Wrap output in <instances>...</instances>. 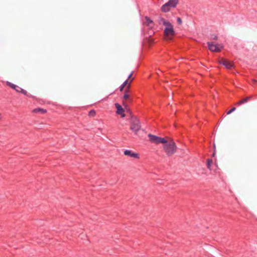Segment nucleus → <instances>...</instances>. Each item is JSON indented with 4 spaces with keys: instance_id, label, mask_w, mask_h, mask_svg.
Here are the masks:
<instances>
[{
    "instance_id": "nucleus-4",
    "label": "nucleus",
    "mask_w": 257,
    "mask_h": 257,
    "mask_svg": "<svg viewBox=\"0 0 257 257\" xmlns=\"http://www.w3.org/2000/svg\"><path fill=\"white\" fill-rule=\"evenodd\" d=\"M165 29L164 30V35L166 37L169 36H174L176 35L175 31L174 29L173 25L169 22L166 25L164 26Z\"/></svg>"
},
{
    "instance_id": "nucleus-30",
    "label": "nucleus",
    "mask_w": 257,
    "mask_h": 257,
    "mask_svg": "<svg viewBox=\"0 0 257 257\" xmlns=\"http://www.w3.org/2000/svg\"><path fill=\"white\" fill-rule=\"evenodd\" d=\"M1 116V114L0 113V117Z\"/></svg>"
},
{
    "instance_id": "nucleus-13",
    "label": "nucleus",
    "mask_w": 257,
    "mask_h": 257,
    "mask_svg": "<svg viewBox=\"0 0 257 257\" xmlns=\"http://www.w3.org/2000/svg\"><path fill=\"white\" fill-rule=\"evenodd\" d=\"M7 85L17 92H18L21 89V87L9 81H7Z\"/></svg>"
},
{
    "instance_id": "nucleus-27",
    "label": "nucleus",
    "mask_w": 257,
    "mask_h": 257,
    "mask_svg": "<svg viewBox=\"0 0 257 257\" xmlns=\"http://www.w3.org/2000/svg\"><path fill=\"white\" fill-rule=\"evenodd\" d=\"M133 73H134V71H132V72L130 74V75H128V78H127V79H128V80L129 79H130V78L132 77V75H133Z\"/></svg>"
},
{
    "instance_id": "nucleus-21",
    "label": "nucleus",
    "mask_w": 257,
    "mask_h": 257,
    "mask_svg": "<svg viewBox=\"0 0 257 257\" xmlns=\"http://www.w3.org/2000/svg\"><path fill=\"white\" fill-rule=\"evenodd\" d=\"M130 97V95L129 94H123L122 99L124 100H127L129 99Z\"/></svg>"
},
{
    "instance_id": "nucleus-16",
    "label": "nucleus",
    "mask_w": 257,
    "mask_h": 257,
    "mask_svg": "<svg viewBox=\"0 0 257 257\" xmlns=\"http://www.w3.org/2000/svg\"><path fill=\"white\" fill-rule=\"evenodd\" d=\"M172 8H175L179 3V0H169L167 2Z\"/></svg>"
},
{
    "instance_id": "nucleus-8",
    "label": "nucleus",
    "mask_w": 257,
    "mask_h": 257,
    "mask_svg": "<svg viewBox=\"0 0 257 257\" xmlns=\"http://www.w3.org/2000/svg\"><path fill=\"white\" fill-rule=\"evenodd\" d=\"M145 19L146 22L143 23V25L148 27L149 29H152L155 26L153 21L148 16H145Z\"/></svg>"
},
{
    "instance_id": "nucleus-17",
    "label": "nucleus",
    "mask_w": 257,
    "mask_h": 257,
    "mask_svg": "<svg viewBox=\"0 0 257 257\" xmlns=\"http://www.w3.org/2000/svg\"><path fill=\"white\" fill-rule=\"evenodd\" d=\"M158 22L159 25L162 24L164 26L166 25V23L167 24L169 21H167L165 18L160 17L158 18Z\"/></svg>"
},
{
    "instance_id": "nucleus-11",
    "label": "nucleus",
    "mask_w": 257,
    "mask_h": 257,
    "mask_svg": "<svg viewBox=\"0 0 257 257\" xmlns=\"http://www.w3.org/2000/svg\"><path fill=\"white\" fill-rule=\"evenodd\" d=\"M172 7L167 3L164 4L161 8V10L163 13H167L170 11Z\"/></svg>"
},
{
    "instance_id": "nucleus-22",
    "label": "nucleus",
    "mask_w": 257,
    "mask_h": 257,
    "mask_svg": "<svg viewBox=\"0 0 257 257\" xmlns=\"http://www.w3.org/2000/svg\"><path fill=\"white\" fill-rule=\"evenodd\" d=\"M177 23L178 25H181L182 24V20L181 18L177 17Z\"/></svg>"
},
{
    "instance_id": "nucleus-26",
    "label": "nucleus",
    "mask_w": 257,
    "mask_h": 257,
    "mask_svg": "<svg viewBox=\"0 0 257 257\" xmlns=\"http://www.w3.org/2000/svg\"><path fill=\"white\" fill-rule=\"evenodd\" d=\"M214 151H213V153L211 155V157H214L215 156V145H214Z\"/></svg>"
},
{
    "instance_id": "nucleus-6",
    "label": "nucleus",
    "mask_w": 257,
    "mask_h": 257,
    "mask_svg": "<svg viewBox=\"0 0 257 257\" xmlns=\"http://www.w3.org/2000/svg\"><path fill=\"white\" fill-rule=\"evenodd\" d=\"M218 63L220 65H223L225 68L228 70L234 68L235 67L233 63H231L228 60H225L222 58L218 61Z\"/></svg>"
},
{
    "instance_id": "nucleus-9",
    "label": "nucleus",
    "mask_w": 257,
    "mask_h": 257,
    "mask_svg": "<svg viewBox=\"0 0 257 257\" xmlns=\"http://www.w3.org/2000/svg\"><path fill=\"white\" fill-rule=\"evenodd\" d=\"M122 105L124 106L126 112H128L130 114V119H133L134 117H137V116L134 115L130 108H127L128 105L126 102L122 101Z\"/></svg>"
},
{
    "instance_id": "nucleus-24",
    "label": "nucleus",
    "mask_w": 257,
    "mask_h": 257,
    "mask_svg": "<svg viewBox=\"0 0 257 257\" xmlns=\"http://www.w3.org/2000/svg\"><path fill=\"white\" fill-rule=\"evenodd\" d=\"M236 109L235 107H232L229 110H228L227 112V114H230L231 113L233 112Z\"/></svg>"
},
{
    "instance_id": "nucleus-12",
    "label": "nucleus",
    "mask_w": 257,
    "mask_h": 257,
    "mask_svg": "<svg viewBox=\"0 0 257 257\" xmlns=\"http://www.w3.org/2000/svg\"><path fill=\"white\" fill-rule=\"evenodd\" d=\"M125 111V108L124 109L122 107H121V108H120L116 110V113L117 115H120L121 118H124L126 116L124 113Z\"/></svg>"
},
{
    "instance_id": "nucleus-14",
    "label": "nucleus",
    "mask_w": 257,
    "mask_h": 257,
    "mask_svg": "<svg viewBox=\"0 0 257 257\" xmlns=\"http://www.w3.org/2000/svg\"><path fill=\"white\" fill-rule=\"evenodd\" d=\"M252 96H247L245 98H244L240 100L239 101H238L237 102H236V105H240L242 104L247 102L248 100H249L252 98Z\"/></svg>"
},
{
    "instance_id": "nucleus-1",
    "label": "nucleus",
    "mask_w": 257,
    "mask_h": 257,
    "mask_svg": "<svg viewBox=\"0 0 257 257\" xmlns=\"http://www.w3.org/2000/svg\"><path fill=\"white\" fill-rule=\"evenodd\" d=\"M168 137H167V142L163 144V150L166 153V155L170 157L173 155L177 151V146L173 140L170 139L169 141L168 140Z\"/></svg>"
},
{
    "instance_id": "nucleus-15",
    "label": "nucleus",
    "mask_w": 257,
    "mask_h": 257,
    "mask_svg": "<svg viewBox=\"0 0 257 257\" xmlns=\"http://www.w3.org/2000/svg\"><path fill=\"white\" fill-rule=\"evenodd\" d=\"M47 111V110L46 109L40 107L35 108L32 111L34 113H40L41 114H45Z\"/></svg>"
},
{
    "instance_id": "nucleus-10",
    "label": "nucleus",
    "mask_w": 257,
    "mask_h": 257,
    "mask_svg": "<svg viewBox=\"0 0 257 257\" xmlns=\"http://www.w3.org/2000/svg\"><path fill=\"white\" fill-rule=\"evenodd\" d=\"M134 78H132L130 81L128 80V79L125 80L123 83L119 86V90L120 92H122L125 86H127L128 84H130L131 82L134 80Z\"/></svg>"
},
{
    "instance_id": "nucleus-23",
    "label": "nucleus",
    "mask_w": 257,
    "mask_h": 257,
    "mask_svg": "<svg viewBox=\"0 0 257 257\" xmlns=\"http://www.w3.org/2000/svg\"><path fill=\"white\" fill-rule=\"evenodd\" d=\"M130 87V85L128 84L127 86V88L124 90V94H129V93H130V90H129Z\"/></svg>"
},
{
    "instance_id": "nucleus-2",
    "label": "nucleus",
    "mask_w": 257,
    "mask_h": 257,
    "mask_svg": "<svg viewBox=\"0 0 257 257\" xmlns=\"http://www.w3.org/2000/svg\"><path fill=\"white\" fill-rule=\"evenodd\" d=\"M131 126L130 129L135 133L136 135L141 128V122L138 117H134L130 119Z\"/></svg>"
},
{
    "instance_id": "nucleus-3",
    "label": "nucleus",
    "mask_w": 257,
    "mask_h": 257,
    "mask_svg": "<svg viewBox=\"0 0 257 257\" xmlns=\"http://www.w3.org/2000/svg\"><path fill=\"white\" fill-rule=\"evenodd\" d=\"M148 138L152 143L156 144H165L167 142V137L162 138L151 134L148 135Z\"/></svg>"
},
{
    "instance_id": "nucleus-25",
    "label": "nucleus",
    "mask_w": 257,
    "mask_h": 257,
    "mask_svg": "<svg viewBox=\"0 0 257 257\" xmlns=\"http://www.w3.org/2000/svg\"><path fill=\"white\" fill-rule=\"evenodd\" d=\"M114 105H115V107L116 110H117L118 109H119L120 108H121V107H122V106L118 103H115L114 104Z\"/></svg>"
},
{
    "instance_id": "nucleus-19",
    "label": "nucleus",
    "mask_w": 257,
    "mask_h": 257,
    "mask_svg": "<svg viewBox=\"0 0 257 257\" xmlns=\"http://www.w3.org/2000/svg\"><path fill=\"white\" fill-rule=\"evenodd\" d=\"M96 115V111L94 109H91L88 112V116L90 117L94 116Z\"/></svg>"
},
{
    "instance_id": "nucleus-18",
    "label": "nucleus",
    "mask_w": 257,
    "mask_h": 257,
    "mask_svg": "<svg viewBox=\"0 0 257 257\" xmlns=\"http://www.w3.org/2000/svg\"><path fill=\"white\" fill-rule=\"evenodd\" d=\"M213 164V161L212 159L208 158L206 160V166L208 169L211 170V166Z\"/></svg>"
},
{
    "instance_id": "nucleus-7",
    "label": "nucleus",
    "mask_w": 257,
    "mask_h": 257,
    "mask_svg": "<svg viewBox=\"0 0 257 257\" xmlns=\"http://www.w3.org/2000/svg\"><path fill=\"white\" fill-rule=\"evenodd\" d=\"M124 155L135 159H139L140 156L139 153L134 152L132 150H125L124 151Z\"/></svg>"
},
{
    "instance_id": "nucleus-5",
    "label": "nucleus",
    "mask_w": 257,
    "mask_h": 257,
    "mask_svg": "<svg viewBox=\"0 0 257 257\" xmlns=\"http://www.w3.org/2000/svg\"><path fill=\"white\" fill-rule=\"evenodd\" d=\"M207 44L208 49L212 52L219 53L224 48L222 44H214L213 42H208Z\"/></svg>"
},
{
    "instance_id": "nucleus-28",
    "label": "nucleus",
    "mask_w": 257,
    "mask_h": 257,
    "mask_svg": "<svg viewBox=\"0 0 257 257\" xmlns=\"http://www.w3.org/2000/svg\"><path fill=\"white\" fill-rule=\"evenodd\" d=\"M212 39L214 40H217L218 39V36L216 35L214 36V37L212 38Z\"/></svg>"
},
{
    "instance_id": "nucleus-20",
    "label": "nucleus",
    "mask_w": 257,
    "mask_h": 257,
    "mask_svg": "<svg viewBox=\"0 0 257 257\" xmlns=\"http://www.w3.org/2000/svg\"><path fill=\"white\" fill-rule=\"evenodd\" d=\"M18 92L22 93L24 95H26V96L28 95L27 91H26L25 90L22 89V88H21V89H19V91Z\"/></svg>"
},
{
    "instance_id": "nucleus-29",
    "label": "nucleus",
    "mask_w": 257,
    "mask_h": 257,
    "mask_svg": "<svg viewBox=\"0 0 257 257\" xmlns=\"http://www.w3.org/2000/svg\"><path fill=\"white\" fill-rule=\"evenodd\" d=\"M252 81L253 82L254 84H257V80H255V79H253L252 80Z\"/></svg>"
}]
</instances>
